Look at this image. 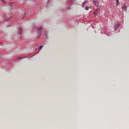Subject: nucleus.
I'll return each mask as SVG.
<instances>
[{"mask_svg":"<svg viewBox=\"0 0 129 129\" xmlns=\"http://www.w3.org/2000/svg\"><path fill=\"white\" fill-rule=\"evenodd\" d=\"M93 3L94 6H95V7H96L97 8L98 7V6L99 5V2L96 1H93Z\"/></svg>","mask_w":129,"mask_h":129,"instance_id":"nucleus-1","label":"nucleus"},{"mask_svg":"<svg viewBox=\"0 0 129 129\" xmlns=\"http://www.w3.org/2000/svg\"><path fill=\"white\" fill-rule=\"evenodd\" d=\"M88 3V1H85L82 3V8H84V7L85 6V4H87Z\"/></svg>","mask_w":129,"mask_h":129,"instance_id":"nucleus-2","label":"nucleus"},{"mask_svg":"<svg viewBox=\"0 0 129 129\" xmlns=\"http://www.w3.org/2000/svg\"><path fill=\"white\" fill-rule=\"evenodd\" d=\"M119 26H120V23H119V22H118L117 24L115 25L114 29H117V28H118Z\"/></svg>","mask_w":129,"mask_h":129,"instance_id":"nucleus-3","label":"nucleus"},{"mask_svg":"<svg viewBox=\"0 0 129 129\" xmlns=\"http://www.w3.org/2000/svg\"><path fill=\"white\" fill-rule=\"evenodd\" d=\"M126 9H127V7L125 5V4H124V6L122 7V10L125 11V12H126Z\"/></svg>","mask_w":129,"mask_h":129,"instance_id":"nucleus-4","label":"nucleus"},{"mask_svg":"<svg viewBox=\"0 0 129 129\" xmlns=\"http://www.w3.org/2000/svg\"><path fill=\"white\" fill-rule=\"evenodd\" d=\"M18 34L19 35H22V29L19 28Z\"/></svg>","mask_w":129,"mask_h":129,"instance_id":"nucleus-5","label":"nucleus"},{"mask_svg":"<svg viewBox=\"0 0 129 129\" xmlns=\"http://www.w3.org/2000/svg\"><path fill=\"white\" fill-rule=\"evenodd\" d=\"M41 32H42V28L40 27L38 30V32L39 33V34H41Z\"/></svg>","mask_w":129,"mask_h":129,"instance_id":"nucleus-6","label":"nucleus"},{"mask_svg":"<svg viewBox=\"0 0 129 129\" xmlns=\"http://www.w3.org/2000/svg\"><path fill=\"white\" fill-rule=\"evenodd\" d=\"M116 1V7H118V6H119V1L118 0H115Z\"/></svg>","mask_w":129,"mask_h":129,"instance_id":"nucleus-7","label":"nucleus"},{"mask_svg":"<svg viewBox=\"0 0 129 129\" xmlns=\"http://www.w3.org/2000/svg\"><path fill=\"white\" fill-rule=\"evenodd\" d=\"M97 14V9L95 11V12H94V16H96Z\"/></svg>","mask_w":129,"mask_h":129,"instance_id":"nucleus-8","label":"nucleus"},{"mask_svg":"<svg viewBox=\"0 0 129 129\" xmlns=\"http://www.w3.org/2000/svg\"><path fill=\"white\" fill-rule=\"evenodd\" d=\"M85 10L86 11H88V10H89V7L88 6L86 7Z\"/></svg>","mask_w":129,"mask_h":129,"instance_id":"nucleus-9","label":"nucleus"},{"mask_svg":"<svg viewBox=\"0 0 129 129\" xmlns=\"http://www.w3.org/2000/svg\"><path fill=\"white\" fill-rule=\"evenodd\" d=\"M43 48V46H40V47H39V49H42Z\"/></svg>","mask_w":129,"mask_h":129,"instance_id":"nucleus-10","label":"nucleus"}]
</instances>
